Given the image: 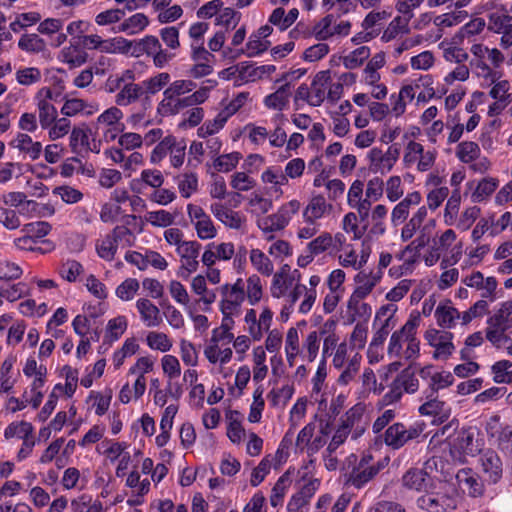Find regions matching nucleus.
Instances as JSON below:
<instances>
[{"mask_svg":"<svg viewBox=\"0 0 512 512\" xmlns=\"http://www.w3.org/2000/svg\"><path fill=\"white\" fill-rule=\"evenodd\" d=\"M458 495L449 485H441L437 490L427 491L417 499V505L426 512H452L457 508Z\"/></svg>","mask_w":512,"mask_h":512,"instance_id":"f257e3e1","label":"nucleus"},{"mask_svg":"<svg viewBox=\"0 0 512 512\" xmlns=\"http://www.w3.org/2000/svg\"><path fill=\"white\" fill-rule=\"evenodd\" d=\"M483 447V440L474 427L462 428L450 442L453 459L465 463L467 456L475 457Z\"/></svg>","mask_w":512,"mask_h":512,"instance_id":"f03ea898","label":"nucleus"},{"mask_svg":"<svg viewBox=\"0 0 512 512\" xmlns=\"http://www.w3.org/2000/svg\"><path fill=\"white\" fill-rule=\"evenodd\" d=\"M425 427L423 422H415L410 425L402 422L393 423L385 430L384 443L393 450H398L409 441L417 439L424 432Z\"/></svg>","mask_w":512,"mask_h":512,"instance_id":"7ed1b4c3","label":"nucleus"},{"mask_svg":"<svg viewBox=\"0 0 512 512\" xmlns=\"http://www.w3.org/2000/svg\"><path fill=\"white\" fill-rule=\"evenodd\" d=\"M133 238V233L128 227L123 225L116 226L109 234L97 242V253L102 259L112 261L117 252L118 245L123 243L126 246H131Z\"/></svg>","mask_w":512,"mask_h":512,"instance_id":"20e7f679","label":"nucleus"},{"mask_svg":"<svg viewBox=\"0 0 512 512\" xmlns=\"http://www.w3.org/2000/svg\"><path fill=\"white\" fill-rule=\"evenodd\" d=\"M383 468L380 461H374L372 455H363L346 475V485L361 489Z\"/></svg>","mask_w":512,"mask_h":512,"instance_id":"39448f33","label":"nucleus"},{"mask_svg":"<svg viewBox=\"0 0 512 512\" xmlns=\"http://www.w3.org/2000/svg\"><path fill=\"white\" fill-rule=\"evenodd\" d=\"M485 428L488 436L495 439L497 447L512 458V426L501 422L500 416L494 415L489 418Z\"/></svg>","mask_w":512,"mask_h":512,"instance_id":"423d86ee","label":"nucleus"},{"mask_svg":"<svg viewBox=\"0 0 512 512\" xmlns=\"http://www.w3.org/2000/svg\"><path fill=\"white\" fill-rule=\"evenodd\" d=\"M400 155V148L398 145L388 147L387 151L383 152L382 149L374 147L368 153L369 169L374 173L385 174L388 173Z\"/></svg>","mask_w":512,"mask_h":512,"instance_id":"0eeeda50","label":"nucleus"},{"mask_svg":"<svg viewBox=\"0 0 512 512\" xmlns=\"http://www.w3.org/2000/svg\"><path fill=\"white\" fill-rule=\"evenodd\" d=\"M436 464V460L432 458L425 462L424 468L422 469H408L402 476V485L409 490L427 492L432 482V477L430 476L427 470L436 467Z\"/></svg>","mask_w":512,"mask_h":512,"instance_id":"6e6552de","label":"nucleus"},{"mask_svg":"<svg viewBox=\"0 0 512 512\" xmlns=\"http://www.w3.org/2000/svg\"><path fill=\"white\" fill-rule=\"evenodd\" d=\"M187 213L200 239H213L217 235V229L213 221L202 207L188 204Z\"/></svg>","mask_w":512,"mask_h":512,"instance_id":"1a4fd4ad","label":"nucleus"},{"mask_svg":"<svg viewBox=\"0 0 512 512\" xmlns=\"http://www.w3.org/2000/svg\"><path fill=\"white\" fill-rule=\"evenodd\" d=\"M53 92L49 87H43L38 90L35 96L38 109L39 123L42 129L49 128L58 116L57 109L51 103Z\"/></svg>","mask_w":512,"mask_h":512,"instance_id":"9d476101","label":"nucleus"},{"mask_svg":"<svg viewBox=\"0 0 512 512\" xmlns=\"http://www.w3.org/2000/svg\"><path fill=\"white\" fill-rule=\"evenodd\" d=\"M200 249L201 244L197 241H187L176 249L181 259V266L178 272L180 277L188 278L191 273L198 269Z\"/></svg>","mask_w":512,"mask_h":512,"instance_id":"9b49d317","label":"nucleus"},{"mask_svg":"<svg viewBox=\"0 0 512 512\" xmlns=\"http://www.w3.org/2000/svg\"><path fill=\"white\" fill-rule=\"evenodd\" d=\"M488 30L501 34L500 45L507 49L512 46V16L508 15L503 8V12H492L488 16Z\"/></svg>","mask_w":512,"mask_h":512,"instance_id":"f8f14e48","label":"nucleus"},{"mask_svg":"<svg viewBox=\"0 0 512 512\" xmlns=\"http://www.w3.org/2000/svg\"><path fill=\"white\" fill-rule=\"evenodd\" d=\"M222 300L220 309L222 313H235L238 311L245 299V292L242 279H238L235 284H225L220 288Z\"/></svg>","mask_w":512,"mask_h":512,"instance_id":"ddd939ff","label":"nucleus"},{"mask_svg":"<svg viewBox=\"0 0 512 512\" xmlns=\"http://www.w3.org/2000/svg\"><path fill=\"white\" fill-rule=\"evenodd\" d=\"M462 282L470 288L481 291V297L493 302L496 299V289L498 282L495 277H484L480 271H473L471 274L465 276Z\"/></svg>","mask_w":512,"mask_h":512,"instance_id":"4468645a","label":"nucleus"},{"mask_svg":"<svg viewBox=\"0 0 512 512\" xmlns=\"http://www.w3.org/2000/svg\"><path fill=\"white\" fill-rule=\"evenodd\" d=\"M483 478L489 484H496L503 475V463L499 455L491 449L483 452L479 458Z\"/></svg>","mask_w":512,"mask_h":512,"instance_id":"2eb2a0df","label":"nucleus"},{"mask_svg":"<svg viewBox=\"0 0 512 512\" xmlns=\"http://www.w3.org/2000/svg\"><path fill=\"white\" fill-rule=\"evenodd\" d=\"M424 337L428 344L435 348L434 359H447L453 353L455 347L451 341V333L429 329Z\"/></svg>","mask_w":512,"mask_h":512,"instance_id":"dca6fc26","label":"nucleus"},{"mask_svg":"<svg viewBox=\"0 0 512 512\" xmlns=\"http://www.w3.org/2000/svg\"><path fill=\"white\" fill-rule=\"evenodd\" d=\"M320 485V482L316 478H309L304 480V483L300 486L299 491L292 495L288 504L287 510L289 512H299L304 506H306L313 495L316 493Z\"/></svg>","mask_w":512,"mask_h":512,"instance_id":"f3484780","label":"nucleus"},{"mask_svg":"<svg viewBox=\"0 0 512 512\" xmlns=\"http://www.w3.org/2000/svg\"><path fill=\"white\" fill-rule=\"evenodd\" d=\"M213 216L230 229L239 230L245 223V217L238 211H234L226 204L215 202L210 205Z\"/></svg>","mask_w":512,"mask_h":512,"instance_id":"a211bd4d","label":"nucleus"},{"mask_svg":"<svg viewBox=\"0 0 512 512\" xmlns=\"http://www.w3.org/2000/svg\"><path fill=\"white\" fill-rule=\"evenodd\" d=\"M419 319L417 317L409 319L401 329L395 331L389 341L388 355L390 357H400L402 354L403 344H406L413 330H417Z\"/></svg>","mask_w":512,"mask_h":512,"instance_id":"6ab92c4d","label":"nucleus"},{"mask_svg":"<svg viewBox=\"0 0 512 512\" xmlns=\"http://www.w3.org/2000/svg\"><path fill=\"white\" fill-rule=\"evenodd\" d=\"M364 407L357 404L350 408L341 418L339 426L349 430L352 438L357 439L365 431L363 422Z\"/></svg>","mask_w":512,"mask_h":512,"instance_id":"aec40b11","label":"nucleus"},{"mask_svg":"<svg viewBox=\"0 0 512 512\" xmlns=\"http://www.w3.org/2000/svg\"><path fill=\"white\" fill-rule=\"evenodd\" d=\"M295 274H297V279L299 280L300 274L298 270H294L293 273H291L290 266L287 264L283 265L273 276L271 285L272 296L275 298L284 296L295 280Z\"/></svg>","mask_w":512,"mask_h":512,"instance_id":"412c9836","label":"nucleus"},{"mask_svg":"<svg viewBox=\"0 0 512 512\" xmlns=\"http://www.w3.org/2000/svg\"><path fill=\"white\" fill-rule=\"evenodd\" d=\"M396 312V307L392 304L383 306L380 308V310L377 312V318L380 316H385L387 313H390L387 318L385 319L384 323L381 325V327L374 333L371 345L372 346H379L384 343L387 336L391 332V330L396 325V320L394 319V313Z\"/></svg>","mask_w":512,"mask_h":512,"instance_id":"4be33fe9","label":"nucleus"},{"mask_svg":"<svg viewBox=\"0 0 512 512\" xmlns=\"http://www.w3.org/2000/svg\"><path fill=\"white\" fill-rule=\"evenodd\" d=\"M10 146L18 149L32 161L37 160L42 152V144L38 141H33V139L25 133H18L10 142Z\"/></svg>","mask_w":512,"mask_h":512,"instance_id":"5701e85b","label":"nucleus"},{"mask_svg":"<svg viewBox=\"0 0 512 512\" xmlns=\"http://www.w3.org/2000/svg\"><path fill=\"white\" fill-rule=\"evenodd\" d=\"M419 413L421 415L434 416L437 418V421L443 423L450 417L451 409L434 394L432 397L426 398V401L419 407Z\"/></svg>","mask_w":512,"mask_h":512,"instance_id":"b1692460","label":"nucleus"},{"mask_svg":"<svg viewBox=\"0 0 512 512\" xmlns=\"http://www.w3.org/2000/svg\"><path fill=\"white\" fill-rule=\"evenodd\" d=\"M331 210L332 205L327 203L322 195H317L312 197L309 201L304 209L303 217L307 223L314 224L318 219L329 214Z\"/></svg>","mask_w":512,"mask_h":512,"instance_id":"393cba45","label":"nucleus"},{"mask_svg":"<svg viewBox=\"0 0 512 512\" xmlns=\"http://www.w3.org/2000/svg\"><path fill=\"white\" fill-rule=\"evenodd\" d=\"M437 324L442 328L451 329L461 322V312H459L450 301L440 303L435 310Z\"/></svg>","mask_w":512,"mask_h":512,"instance_id":"a878e982","label":"nucleus"},{"mask_svg":"<svg viewBox=\"0 0 512 512\" xmlns=\"http://www.w3.org/2000/svg\"><path fill=\"white\" fill-rule=\"evenodd\" d=\"M136 308L142 322L147 327H157L162 322L159 308L149 299L140 298L136 301Z\"/></svg>","mask_w":512,"mask_h":512,"instance_id":"bb28decb","label":"nucleus"},{"mask_svg":"<svg viewBox=\"0 0 512 512\" xmlns=\"http://www.w3.org/2000/svg\"><path fill=\"white\" fill-rule=\"evenodd\" d=\"M428 210L426 206H420L412 217L404 224L401 229L400 238L403 242L411 240L416 233H420L423 228L424 221L427 217Z\"/></svg>","mask_w":512,"mask_h":512,"instance_id":"cd10ccee","label":"nucleus"},{"mask_svg":"<svg viewBox=\"0 0 512 512\" xmlns=\"http://www.w3.org/2000/svg\"><path fill=\"white\" fill-rule=\"evenodd\" d=\"M288 223V218L284 216L283 212L278 211L275 214L259 220L258 227L265 234L266 240L272 241L274 239V235L272 233L284 229Z\"/></svg>","mask_w":512,"mask_h":512,"instance_id":"c85d7f7f","label":"nucleus"},{"mask_svg":"<svg viewBox=\"0 0 512 512\" xmlns=\"http://www.w3.org/2000/svg\"><path fill=\"white\" fill-rule=\"evenodd\" d=\"M144 93L143 87L139 84L129 82L124 83L123 87L115 96V103L118 106H128L136 102Z\"/></svg>","mask_w":512,"mask_h":512,"instance_id":"c756f323","label":"nucleus"},{"mask_svg":"<svg viewBox=\"0 0 512 512\" xmlns=\"http://www.w3.org/2000/svg\"><path fill=\"white\" fill-rule=\"evenodd\" d=\"M148 24L149 19L144 13H136L120 23L114 31L134 35L143 31Z\"/></svg>","mask_w":512,"mask_h":512,"instance_id":"7c9ffc66","label":"nucleus"},{"mask_svg":"<svg viewBox=\"0 0 512 512\" xmlns=\"http://www.w3.org/2000/svg\"><path fill=\"white\" fill-rule=\"evenodd\" d=\"M512 301H505L500 304L495 313L487 320V325L509 329L512 327Z\"/></svg>","mask_w":512,"mask_h":512,"instance_id":"2f4dec72","label":"nucleus"},{"mask_svg":"<svg viewBox=\"0 0 512 512\" xmlns=\"http://www.w3.org/2000/svg\"><path fill=\"white\" fill-rule=\"evenodd\" d=\"M332 241H331V233L322 232L319 236L311 240L307 244V262H311L315 256H318L325 252H332Z\"/></svg>","mask_w":512,"mask_h":512,"instance_id":"473e14b6","label":"nucleus"},{"mask_svg":"<svg viewBox=\"0 0 512 512\" xmlns=\"http://www.w3.org/2000/svg\"><path fill=\"white\" fill-rule=\"evenodd\" d=\"M290 95L291 85L290 83L286 82L274 93L268 95L265 98L264 103L268 108L281 111L288 105Z\"/></svg>","mask_w":512,"mask_h":512,"instance_id":"72a5a7b5","label":"nucleus"},{"mask_svg":"<svg viewBox=\"0 0 512 512\" xmlns=\"http://www.w3.org/2000/svg\"><path fill=\"white\" fill-rule=\"evenodd\" d=\"M354 280L357 284V287L353 291L355 297L365 298L372 292L376 284L379 282L380 276L361 271L355 276Z\"/></svg>","mask_w":512,"mask_h":512,"instance_id":"f704fd0d","label":"nucleus"},{"mask_svg":"<svg viewBox=\"0 0 512 512\" xmlns=\"http://www.w3.org/2000/svg\"><path fill=\"white\" fill-rule=\"evenodd\" d=\"M472 72L478 77L482 78L484 85L491 86L494 82L501 78V73L493 70L482 59H474L470 62Z\"/></svg>","mask_w":512,"mask_h":512,"instance_id":"c9c22d12","label":"nucleus"},{"mask_svg":"<svg viewBox=\"0 0 512 512\" xmlns=\"http://www.w3.org/2000/svg\"><path fill=\"white\" fill-rule=\"evenodd\" d=\"M364 297H355L352 293L348 303L347 309L350 317V322H354L357 318L367 320L372 314V308L369 304L363 302Z\"/></svg>","mask_w":512,"mask_h":512,"instance_id":"e433bc0d","label":"nucleus"},{"mask_svg":"<svg viewBox=\"0 0 512 512\" xmlns=\"http://www.w3.org/2000/svg\"><path fill=\"white\" fill-rule=\"evenodd\" d=\"M409 22V16H396L383 31L381 39L384 42H389L395 39L398 35L408 33Z\"/></svg>","mask_w":512,"mask_h":512,"instance_id":"4c0bfd02","label":"nucleus"},{"mask_svg":"<svg viewBox=\"0 0 512 512\" xmlns=\"http://www.w3.org/2000/svg\"><path fill=\"white\" fill-rule=\"evenodd\" d=\"M459 483L463 484L469 495L473 497L481 496L484 492L483 482L471 470H461L457 474Z\"/></svg>","mask_w":512,"mask_h":512,"instance_id":"58836bf2","label":"nucleus"},{"mask_svg":"<svg viewBox=\"0 0 512 512\" xmlns=\"http://www.w3.org/2000/svg\"><path fill=\"white\" fill-rule=\"evenodd\" d=\"M87 53L76 45H70L61 50V60L70 69L77 68L86 63Z\"/></svg>","mask_w":512,"mask_h":512,"instance_id":"ea45409f","label":"nucleus"},{"mask_svg":"<svg viewBox=\"0 0 512 512\" xmlns=\"http://www.w3.org/2000/svg\"><path fill=\"white\" fill-rule=\"evenodd\" d=\"M403 392L415 393L419 389V381L412 369V364L403 369L394 379Z\"/></svg>","mask_w":512,"mask_h":512,"instance_id":"a19ab883","label":"nucleus"},{"mask_svg":"<svg viewBox=\"0 0 512 512\" xmlns=\"http://www.w3.org/2000/svg\"><path fill=\"white\" fill-rule=\"evenodd\" d=\"M435 225V221L432 219L426 223L420 230L417 237L406 246V251H413L414 256L418 255L419 252L429 244L431 239V231Z\"/></svg>","mask_w":512,"mask_h":512,"instance_id":"79ce46f5","label":"nucleus"},{"mask_svg":"<svg viewBox=\"0 0 512 512\" xmlns=\"http://www.w3.org/2000/svg\"><path fill=\"white\" fill-rule=\"evenodd\" d=\"M18 47L28 53H40L46 49V43L38 34H23L18 41Z\"/></svg>","mask_w":512,"mask_h":512,"instance_id":"37998d69","label":"nucleus"},{"mask_svg":"<svg viewBox=\"0 0 512 512\" xmlns=\"http://www.w3.org/2000/svg\"><path fill=\"white\" fill-rule=\"evenodd\" d=\"M454 381L453 375L450 372L434 373L431 380L428 382V389L424 391L426 398L432 397L440 389H444L452 385Z\"/></svg>","mask_w":512,"mask_h":512,"instance_id":"c03bdc74","label":"nucleus"},{"mask_svg":"<svg viewBox=\"0 0 512 512\" xmlns=\"http://www.w3.org/2000/svg\"><path fill=\"white\" fill-rule=\"evenodd\" d=\"M228 119L229 118L221 110L213 120L206 121L202 126L198 128L197 135L200 138H206L208 136L214 135L224 127Z\"/></svg>","mask_w":512,"mask_h":512,"instance_id":"a18cd8bd","label":"nucleus"},{"mask_svg":"<svg viewBox=\"0 0 512 512\" xmlns=\"http://www.w3.org/2000/svg\"><path fill=\"white\" fill-rule=\"evenodd\" d=\"M34 428L31 423L26 421H16L10 423L5 431L4 437L6 439H11L17 437L19 439H25L29 436L33 435Z\"/></svg>","mask_w":512,"mask_h":512,"instance_id":"49530a36","label":"nucleus"},{"mask_svg":"<svg viewBox=\"0 0 512 512\" xmlns=\"http://www.w3.org/2000/svg\"><path fill=\"white\" fill-rule=\"evenodd\" d=\"M489 312V300L479 299L468 310L462 312L461 325L469 324L473 319L481 318Z\"/></svg>","mask_w":512,"mask_h":512,"instance_id":"de8ad7c7","label":"nucleus"},{"mask_svg":"<svg viewBox=\"0 0 512 512\" xmlns=\"http://www.w3.org/2000/svg\"><path fill=\"white\" fill-rule=\"evenodd\" d=\"M489 312V300L479 299L468 310L462 312L461 325L469 324L473 319L481 318Z\"/></svg>","mask_w":512,"mask_h":512,"instance_id":"09e8293b","label":"nucleus"},{"mask_svg":"<svg viewBox=\"0 0 512 512\" xmlns=\"http://www.w3.org/2000/svg\"><path fill=\"white\" fill-rule=\"evenodd\" d=\"M479 145L473 141H464L458 144L456 156L463 163H470L480 156Z\"/></svg>","mask_w":512,"mask_h":512,"instance_id":"8fccbe9b","label":"nucleus"},{"mask_svg":"<svg viewBox=\"0 0 512 512\" xmlns=\"http://www.w3.org/2000/svg\"><path fill=\"white\" fill-rule=\"evenodd\" d=\"M250 261L255 269L265 276L273 273V264L271 260L259 249H252L250 252Z\"/></svg>","mask_w":512,"mask_h":512,"instance_id":"3c124183","label":"nucleus"},{"mask_svg":"<svg viewBox=\"0 0 512 512\" xmlns=\"http://www.w3.org/2000/svg\"><path fill=\"white\" fill-rule=\"evenodd\" d=\"M320 339L317 331H311L303 341L302 357L308 362H313L319 351Z\"/></svg>","mask_w":512,"mask_h":512,"instance_id":"603ef678","label":"nucleus"},{"mask_svg":"<svg viewBox=\"0 0 512 512\" xmlns=\"http://www.w3.org/2000/svg\"><path fill=\"white\" fill-rule=\"evenodd\" d=\"M170 79L171 77L169 73H159L143 81V90L148 94L154 95L161 91L170 82Z\"/></svg>","mask_w":512,"mask_h":512,"instance_id":"864d4df0","label":"nucleus"},{"mask_svg":"<svg viewBox=\"0 0 512 512\" xmlns=\"http://www.w3.org/2000/svg\"><path fill=\"white\" fill-rule=\"evenodd\" d=\"M90 129L74 127L70 134V147L73 152L80 153L88 146Z\"/></svg>","mask_w":512,"mask_h":512,"instance_id":"5fc2aeb1","label":"nucleus"},{"mask_svg":"<svg viewBox=\"0 0 512 512\" xmlns=\"http://www.w3.org/2000/svg\"><path fill=\"white\" fill-rule=\"evenodd\" d=\"M147 345L153 350L167 352L172 347V341L163 332L151 331L146 337Z\"/></svg>","mask_w":512,"mask_h":512,"instance_id":"6e6d98bb","label":"nucleus"},{"mask_svg":"<svg viewBox=\"0 0 512 512\" xmlns=\"http://www.w3.org/2000/svg\"><path fill=\"white\" fill-rule=\"evenodd\" d=\"M498 180L494 178H484L482 179L475 191L472 194V198L474 202H481L487 197H489L497 188Z\"/></svg>","mask_w":512,"mask_h":512,"instance_id":"4d7b16f0","label":"nucleus"},{"mask_svg":"<svg viewBox=\"0 0 512 512\" xmlns=\"http://www.w3.org/2000/svg\"><path fill=\"white\" fill-rule=\"evenodd\" d=\"M128 326L127 319L125 316H118L108 321L106 327V338L109 341H116L126 331Z\"/></svg>","mask_w":512,"mask_h":512,"instance_id":"13d9d810","label":"nucleus"},{"mask_svg":"<svg viewBox=\"0 0 512 512\" xmlns=\"http://www.w3.org/2000/svg\"><path fill=\"white\" fill-rule=\"evenodd\" d=\"M51 230V225L45 221L31 222L25 224L21 232L28 235L34 242L45 237Z\"/></svg>","mask_w":512,"mask_h":512,"instance_id":"bf43d9fd","label":"nucleus"},{"mask_svg":"<svg viewBox=\"0 0 512 512\" xmlns=\"http://www.w3.org/2000/svg\"><path fill=\"white\" fill-rule=\"evenodd\" d=\"M16 80L20 85L30 86L39 83L42 79V73L37 67H25L16 72Z\"/></svg>","mask_w":512,"mask_h":512,"instance_id":"052dcab7","label":"nucleus"},{"mask_svg":"<svg viewBox=\"0 0 512 512\" xmlns=\"http://www.w3.org/2000/svg\"><path fill=\"white\" fill-rule=\"evenodd\" d=\"M289 484L290 480L287 474H283L279 477L274 487L272 488L270 495V504L273 507H277L283 502Z\"/></svg>","mask_w":512,"mask_h":512,"instance_id":"680f3d73","label":"nucleus"},{"mask_svg":"<svg viewBox=\"0 0 512 512\" xmlns=\"http://www.w3.org/2000/svg\"><path fill=\"white\" fill-rule=\"evenodd\" d=\"M139 288L140 284L137 279L127 278L116 288L115 293L121 300L130 301L134 298Z\"/></svg>","mask_w":512,"mask_h":512,"instance_id":"e2e57ef3","label":"nucleus"},{"mask_svg":"<svg viewBox=\"0 0 512 512\" xmlns=\"http://www.w3.org/2000/svg\"><path fill=\"white\" fill-rule=\"evenodd\" d=\"M508 329L506 328H496L490 325H487L486 328V338L492 345L497 348L505 347L509 343H511V338L505 334Z\"/></svg>","mask_w":512,"mask_h":512,"instance_id":"0e129e2a","label":"nucleus"},{"mask_svg":"<svg viewBox=\"0 0 512 512\" xmlns=\"http://www.w3.org/2000/svg\"><path fill=\"white\" fill-rule=\"evenodd\" d=\"M494 381L497 383L512 382V363L509 360H501L492 366Z\"/></svg>","mask_w":512,"mask_h":512,"instance_id":"69168bd1","label":"nucleus"},{"mask_svg":"<svg viewBox=\"0 0 512 512\" xmlns=\"http://www.w3.org/2000/svg\"><path fill=\"white\" fill-rule=\"evenodd\" d=\"M460 202H461L460 192L458 189H455L452 192L451 196L449 197V199L446 203V207H445L444 221L447 225L454 224V221L456 219V216L458 214V210L460 207Z\"/></svg>","mask_w":512,"mask_h":512,"instance_id":"338daca9","label":"nucleus"},{"mask_svg":"<svg viewBox=\"0 0 512 512\" xmlns=\"http://www.w3.org/2000/svg\"><path fill=\"white\" fill-rule=\"evenodd\" d=\"M179 191L184 198H189L198 189V178L193 172L184 173L178 182Z\"/></svg>","mask_w":512,"mask_h":512,"instance_id":"774afa93","label":"nucleus"}]
</instances>
